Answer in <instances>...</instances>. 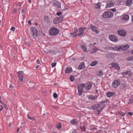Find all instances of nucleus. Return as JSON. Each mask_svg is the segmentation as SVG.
Segmentation results:
<instances>
[{
  "instance_id": "1",
  "label": "nucleus",
  "mask_w": 133,
  "mask_h": 133,
  "mask_svg": "<svg viewBox=\"0 0 133 133\" xmlns=\"http://www.w3.org/2000/svg\"><path fill=\"white\" fill-rule=\"evenodd\" d=\"M92 85L90 82H88L86 84V86L84 83H81L78 85L77 89L78 90V95H81L83 92V89L85 87V90H88L92 87Z\"/></svg>"
},
{
  "instance_id": "2",
  "label": "nucleus",
  "mask_w": 133,
  "mask_h": 133,
  "mask_svg": "<svg viewBox=\"0 0 133 133\" xmlns=\"http://www.w3.org/2000/svg\"><path fill=\"white\" fill-rule=\"evenodd\" d=\"M86 29V28L85 27H81L79 28V29L75 28L74 30L76 34V35L79 36L83 34L84 30Z\"/></svg>"
},
{
  "instance_id": "3",
  "label": "nucleus",
  "mask_w": 133,
  "mask_h": 133,
  "mask_svg": "<svg viewBox=\"0 0 133 133\" xmlns=\"http://www.w3.org/2000/svg\"><path fill=\"white\" fill-rule=\"evenodd\" d=\"M92 108L93 110H96L97 111V112L96 113L97 115L100 114L101 112L103 109V107H101L100 104H97L92 106Z\"/></svg>"
},
{
  "instance_id": "4",
  "label": "nucleus",
  "mask_w": 133,
  "mask_h": 133,
  "mask_svg": "<svg viewBox=\"0 0 133 133\" xmlns=\"http://www.w3.org/2000/svg\"><path fill=\"white\" fill-rule=\"evenodd\" d=\"M49 33L51 35L55 36L59 33V30L55 28L52 27L49 30Z\"/></svg>"
},
{
  "instance_id": "5",
  "label": "nucleus",
  "mask_w": 133,
  "mask_h": 133,
  "mask_svg": "<svg viewBox=\"0 0 133 133\" xmlns=\"http://www.w3.org/2000/svg\"><path fill=\"white\" fill-rule=\"evenodd\" d=\"M113 16V14L112 13L109 11L105 12L103 14V17L104 18H111Z\"/></svg>"
},
{
  "instance_id": "6",
  "label": "nucleus",
  "mask_w": 133,
  "mask_h": 133,
  "mask_svg": "<svg viewBox=\"0 0 133 133\" xmlns=\"http://www.w3.org/2000/svg\"><path fill=\"white\" fill-rule=\"evenodd\" d=\"M31 34L32 36L36 37L37 35L38 31L37 29L34 27H32L30 28Z\"/></svg>"
},
{
  "instance_id": "7",
  "label": "nucleus",
  "mask_w": 133,
  "mask_h": 133,
  "mask_svg": "<svg viewBox=\"0 0 133 133\" xmlns=\"http://www.w3.org/2000/svg\"><path fill=\"white\" fill-rule=\"evenodd\" d=\"M120 80L118 79L115 80L112 83V87L114 88H116L120 85Z\"/></svg>"
},
{
  "instance_id": "8",
  "label": "nucleus",
  "mask_w": 133,
  "mask_h": 133,
  "mask_svg": "<svg viewBox=\"0 0 133 133\" xmlns=\"http://www.w3.org/2000/svg\"><path fill=\"white\" fill-rule=\"evenodd\" d=\"M18 75V79L20 82H22L23 81V78L24 74L23 71H20L17 72Z\"/></svg>"
},
{
  "instance_id": "9",
  "label": "nucleus",
  "mask_w": 133,
  "mask_h": 133,
  "mask_svg": "<svg viewBox=\"0 0 133 133\" xmlns=\"http://www.w3.org/2000/svg\"><path fill=\"white\" fill-rule=\"evenodd\" d=\"M122 75H123L124 77H127L128 76L129 77L131 76L132 75V73L131 72L129 71H125L121 73Z\"/></svg>"
},
{
  "instance_id": "10",
  "label": "nucleus",
  "mask_w": 133,
  "mask_h": 133,
  "mask_svg": "<svg viewBox=\"0 0 133 133\" xmlns=\"http://www.w3.org/2000/svg\"><path fill=\"white\" fill-rule=\"evenodd\" d=\"M109 37L110 39L114 42H116L117 41V38L113 35H110L109 36Z\"/></svg>"
},
{
  "instance_id": "11",
  "label": "nucleus",
  "mask_w": 133,
  "mask_h": 133,
  "mask_svg": "<svg viewBox=\"0 0 133 133\" xmlns=\"http://www.w3.org/2000/svg\"><path fill=\"white\" fill-rule=\"evenodd\" d=\"M129 47V46L128 45H126L121 46L117 48L118 50L119 51L125 50L128 49Z\"/></svg>"
},
{
  "instance_id": "12",
  "label": "nucleus",
  "mask_w": 133,
  "mask_h": 133,
  "mask_svg": "<svg viewBox=\"0 0 133 133\" xmlns=\"http://www.w3.org/2000/svg\"><path fill=\"white\" fill-rule=\"evenodd\" d=\"M114 5V3L112 1H110L107 4L105 8H110Z\"/></svg>"
},
{
  "instance_id": "13",
  "label": "nucleus",
  "mask_w": 133,
  "mask_h": 133,
  "mask_svg": "<svg viewBox=\"0 0 133 133\" xmlns=\"http://www.w3.org/2000/svg\"><path fill=\"white\" fill-rule=\"evenodd\" d=\"M118 32L120 36H124L126 35L125 31L123 30H118Z\"/></svg>"
},
{
  "instance_id": "14",
  "label": "nucleus",
  "mask_w": 133,
  "mask_h": 133,
  "mask_svg": "<svg viewBox=\"0 0 133 133\" xmlns=\"http://www.w3.org/2000/svg\"><path fill=\"white\" fill-rule=\"evenodd\" d=\"M70 124L72 125H77L78 123V121L76 119L74 118L72 119L70 122Z\"/></svg>"
},
{
  "instance_id": "15",
  "label": "nucleus",
  "mask_w": 133,
  "mask_h": 133,
  "mask_svg": "<svg viewBox=\"0 0 133 133\" xmlns=\"http://www.w3.org/2000/svg\"><path fill=\"white\" fill-rule=\"evenodd\" d=\"M111 65L112 67H114L117 70H119L120 69V68L119 66V65L117 63L113 62L111 64Z\"/></svg>"
},
{
  "instance_id": "16",
  "label": "nucleus",
  "mask_w": 133,
  "mask_h": 133,
  "mask_svg": "<svg viewBox=\"0 0 133 133\" xmlns=\"http://www.w3.org/2000/svg\"><path fill=\"white\" fill-rule=\"evenodd\" d=\"M100 104L101 107H103V108L106 105H108L109 104V102L108 100H106Z\"/></svg>"
},
{
  "instance_id": "17",
  "label": "nucleus",
  "mask_w": 133,
  "mask_h": 133,
  "mask_svg": "<svg viewBox=\"0 0 133 133\" xmlns=\"http://www.w3.org/2000/svg\"><path fill=\"white\" fill-rule=\"evenodd\" d=\"M90 28L91 30L95 31L96 33H99V31L97 30V28L92 25H91L90 26Z\"/></svg>"
},
{
  "instance_id": "18",
  "label": "nucleus",
  "mask_w": 133,
  "mask_h": 133,
  "mask_svg": "<svg viewBox=\"0 0 133 133\" xmlns=\"http://www.w3.org/2000/svg\"><path fill=\"white\" fill-rule=\"evenodd\" d=\"M132 4V0H127L125 4L126 5L130 6Z\"/></svg>"
},
{
  "instance_id": "19",
  "label": "nucleus",
  "mask_w": 133,
  "mask_h": 133,
  "mask_svg": "<svg viewBox=\"0 0 133 133\" xmlns=\"http://www.w3.org/2000/svg\"><path fill=\"white\" fill-rule=\"evenodd\" d=\"M72 71V68L69 67L66 68L65 70V73L67 74L70 73Z\"/></svg>"
},
{
  "instance_id": "20",
  "label": "nucleus",
  "mask_w": 133,
  "mask_h": 133,
  "mask_svg": "<svg viewBox=\"0 0 133 133\" xmlns=\"http://www.w3.org/2000/svg\"><path fill=\"white\" fill-rule=\"evenodd\" d=\"M85 67L84 63L83 62L81 63L78 66V68L79 70L84 69Z\"/></svg>"
},
{
  "instance_id": "21",
  "label": "nucleus",
  "mask_w": 133,
  "mask_h": 133,
  "mask_svg": "<svg viewBox=\"0 0 133 133\" xmlns=\"http://www.w3.org/2000/svg\"><path fill=\"white\" fill-rule=\"evenodd\" d=\"M97 96H94L90 95L89 96V99L92 100H96L97 98Z\"/></svg>"
},
{
  "instance_id": "22",
  "label": "nucleus",
  "mask_w": 133,
  "mask_h": 133,
  "mask_svg": "<svg viewBox=\"0 0 133 133\" xmlns=\"http://www.w3.org/2000/svg\"><path fill=\"white\" fill-rule=\"evenodd\" d=\"M44 20L45 22H47L48 23L50 22L49 17L48 16H45L44 18Z\"/></svg>"
},
{
  "instance_id": "23",
  "label": "nucleus",
  "mask_w": 133,
  "mask_h": 133,
  "mask_svg": "<svg viewBox=\"0 0 133 133\" xmlns=\"http://www.w3.org/2000/svg\"><path fill=\"white\" fill-rule=\"evenodd\" d=\"M53 23L55 24H57L60 23V22L58 18H56L54 19L53 21Z\"/></svg>"
},
{
  "instance_id": "24",
  "label": "nucleus",
  "mask_w": 133,
  "mask_h": 133,
  "mask_svg": "<svg viewBox=\"0 0 133 133\" xmlns=\"http://www.w3.org/2000/svg\"><path fill=\"white\" fill-rule=\"evenodd\" d=\"M114 93H115L114 92H111L108 91L107 92L106 96L107 97H110L112 96Z\"/></svg>"
},
{
  "instance_id": "25",
  "label": "nucleus",
  "mask_w": 133,
  "mask_h": 133,
  "mask_svg": "<svg viewBox=\"0 0 133 133\" xmlns=\"http://www.w3.org/2000/svg\"><path fill=\"white\" fill-rule=\"evenodd\" d=\"M129 18V16L128 15H126L123 16L122 19L126 21L128 20Z\"/></svg>"
},
{
  "instance_id": "26",
  "label": "nucleus",
  "mask_w": 133,
  "mask_h": 133,
  "mask_svg": "<svg viewBox=\"0 0 133 133\" xmlns=\"http://www.w3.org/2000/svg\"><path fill=\"white\" fill-rule=\"evenodd\" d=\"M99 49L97 48L96 47H95L92 49V53H95Z\"/></svg>"
},
{
  "instance_id": "27",
  "label": "nucleus",
  "mask_w": 133,
  "mask_h": 133,
  "mask_svg": "<svg viewBox=\"0 0 133 133\" xmlns=\"http://www.w3.org/2000/svg\"><path fill=\"white\" fill-rule=\"evenodd\" d=\"M62 126V125L61 123H58L57 125H56V128L58 129H60Z\"/></svg>"
},
{
  "instance_id": "28",
  "label": "nucleus",
  "mask_w": 133,
  "mask_h": 133,
  "mask_svg": "<svg viewBox=\"0 0 133 133\" xmlns=\"http://www.w3.org/2000/svg\"><path fill=\"white\" fill-rule=\"evenodd\" d=\"M81 48L82 49L84 52H86L87 51V49L85 46L84 45H82L81 46Z\"/></svg>"
},
{
  "instance_id": "29",
  "label": "nucleus",
  "mask_w": 133,
  "mask_h": 133,
  "mask_svg": "<svg viewBox=\"0 0 133 133\" xmlns=\"http://www.w3.org/2000/svg\"><path fill=\"white\" fill-rule=\"evenodd\" d=\"M97 62L96 61H94L93 62L90 64V65L91 66H95Z\"/></svg>"
},
{
  "instance_id": "30",
  "label": "nucleus",
  "mask_w": 133,
  "mask_h": 133,
  "mask_svg": "<svg viewBox=\"0 0 133 133\" xmlns=\"http://www.w3.org/2000/svg\"><path fill=\"white\" fill-rule=\"evenodd\" d=\"M70 79L71 82H73L75 80V78L74 76L71 75L70 76Z\"/></svg>"
},
{
  "instance_id": "31",
  "label": "nucleus",
  "mask_w": 133,
  "mask_h": 133,
  "mask_svg": "<svg viewBox=\"0 0 133 133\" xmlns=\"http://www.w3.org/2000/svg\"><path fill=\"white\" fill-rule=\"evenodd\" d=\"M80 128L82 129V131H86L85 127L84 126H81L80 127Z\"/></svg>"
},
{
  "instance_id": "32",
  "label": "nucleus",
  "mask_w": 133,
  "mask_h": 133,
  "mask_svg": "<svg viewBox=\"0 0 133 133\" xmlns=\"http://www.w3.org/2000/svg\"><path fill=\"white\" fill-rule=\"evenodd\" d=\"M97 74L99 76H102L103 75L102 72L100 71H98Z\"/></svg>"
},
{
  "instance_id": "33",
  "label": "nucleus",
  "mask_w": 133,
  "mask_h": 133,
  "mask_svg": "<svg viewBox=\"0 0 133 133\" xmlns=\"http://www.w3.org/2000/svg\"><path fill=\"white\" fill-rule=\"evenodd\" d=\"M58 18V19L59 20V21L61 22L63 18V16H61Z\"/></svg>"
},
{
  "instance_id": "34",
  "label": "nucleus",
  "mask_w": 133,
  "mask_h": 133,
  "mask_svg": "<svg viewBox=\"0 0 133 133\" xmlns=\"http://www.w3.org/2000/svg\"><path fill=\"white\" fill-rule=\"evenodd\" d=\"M100 4L98 3H97L96 4L95 8L96 9H98L100 8Z\"/></svg>"
},
{
  "instance_id": "35",
  "label": "nucleus",
  "mask_w": 133,
  "mask_h": 133,
  "mask_svg": "<svg viewBox=\"0 0 133 133\" xmlns=\"http://www.w3.org/2000/svg\"><path fill=\"white\" fill-rule=\"evenodd\" d=\"M27 117L28 118L30 119L34 120L35 118L34 117H31L29 115V114L27 115Z\"/></svg>"
},
{
  "instance_id": "36",
  "label": "nucleus",
  "mask_w": 133,
  "mask_h": 133,
  "mask_svg": "<svg viewBox=\"0 0 133 133\" xmlns=\"http://www.w3.org/2000/svg\"><path fill=\"white\" fill-rule=\"evenodd\" d=\"M133 59V58L132 56H131L129 57L127 59V60L129 61H131Z\"/></svg>"
},
{
  "instance_id": "37",
  "label": "nucleus",
  "mask_w": 133,
  "mask_h": 133,
  "mask_svg": "<svg viewBox=\"0 0 133 133\" xmlns=\"http://www.w3.org/2000/svg\"><path fill=\"white\" fill-rule=\"evenodd\" d=\"M56 64V63H52L51 64V66L52 68L55 66Z\"/></svg>"
},
{
  "instance_id": "38",
  "label": "nucleus",
  "mask_w": 133,
  "mask_h": 133,
  "mask_svg": "<svg viewBox=\"0 0 133 133\" xmlns=\"http://www.w3.org/2000/svg\"><path fill=\"white\" fill-rule=\"evenodd\" d=\"M2 104L4 107L6 109H7V105L3 103H2Z\"/></svg>"
},
{
  "instance_id": "39",
  "label": "nucleus",
  "mask_w": 133,
  "mask_h": 133,
  "mask_svg": "<svg viewBox=\"0 0 133 133\" xmlns=\"http://www.w3.org/2000/svg\"><path fill=\"white\" fill-rule=\"evenodd\" d=\"M62 14L61 12L60 11L57 12L56 13V15L58 16L61 15Z\"/></svg>"
},
{
  "instance_id": "40",
  "label": "nucleus",
  "mask_w": 133,
  "mask_h": 133,
  "mask_svg": "<svg viewBox=\"0 0 133 133\" xmlns=\"http://www.w3.org/2000/svg\"><path fill=\"white\" fill-rule=\"evenodd\" d=\"M53 96L54 98H56L57 97V94L56 93H54L53 94Z\"/></svg>"
},
{
  "instance_id": "41",
  "label": "nucleus",
  "mask_w": 133,
  "mask_h": 133,
  "mask_svg": "<svg viewBox=\"0 0 133 133\" xmlns=\"http://www.w3.org/2000/svg\"><path fill=\"white\" fill-rule=\"evenodd\" d=\"M119 114L120 115H121V116H123L125 114V113L124 112H121L119 113Z\"/></svg>"
},
{
  "instance_id": "42",
  "label": "nucleus",
  "mask_w": 133,
  "mask_h": 133,
  "mask_svg": "<svg viewBox=\"0 0 133 133\" xmlns=\"http://www.w3.org/2000/svg\"><path fill=\"white\" fill-rule=\"evenodd\" d=\"M10 30L14 31L15 30V28L14 26L12 27L10 29Z\"/></svg>"
},
{
  "instance_id": "43",
  "label": "nucleus",
  "mask_w": 133,
  "mask_h": 133,
  "mask_svg": "<svg viewBox=\"0 0 133 133\" xmlns=\"http://www.w3.org/2000/svg\"><path fill=\"white\" fill-rule=\"evenodd\" d=\"M129 103H131L133 102V99L132 98V99L129 100Z\"/></svg>"
},
{
  "instance_id": "44",
  "label": "nucleus",
  "mask_w": 133,
  "mask_h": 133,
  "mask_svg": "<svg viewBox=\"0 0 133 133\" xmlns=\"http://www.w3.org/2000/svg\"><path fill=\"white\" fill-rule=\"evenodd\" d=\"M77 130L76 129H75L72 132V133H77Z\"/></svg>"
},
{
  "instance_id": "45",
  "label": "nucleus",
  "mask_w": 133,
  "mask_h": 133,
  "mask_svg": "<svg viewBox=\"0 0 133 133\" xmlns=\"http://www.w3.org/2000/svg\"><path fill=\"white\" fill-rule=\"evenodd\" d=\"M17 11V9H14L13 10V12L14 13H16Z\"/></svg>"
},
{
  "instance_id": "46",
  "label": "nucleus",
  "mask_w": 133,
  "mask_h": 133,
  "mask_svg": "<svg viewBox=\"0 0 133 133\" xmlns=\"http://www.w3.org/2000/svg\"><path fill=\"white\" fill-rule=\"evenodd\" d=\"M128 114L130 116H132L133 115V113L131 112H129Z\"/></svg>"
},
{
  "instance_id": "47",
  "label": "nucleus",
  "mask_w": 133,
  "mask_h": 133,
  "mask_svg": "<svg viewBox=\"0 0 133 133\" xmlns=\"http://www.w3.org/2000/svg\"><path fill=\"white\" fill-rule=\"evenodd\" d=\"M111 10L113 12H115L116 11V9L115 8L111 9Z\"/></svg>"
},
{
  "instance_id": "48",
  "label": "nucleus",
  "mask_w": 133,
  "mask_h": 133,
  "mask_svg": "<svg viewBox=\"0 0 133 133\" xmlns=\"http://www.w3.org/2000/svg\"><path fill=\"white\" fill-rule=\"evenodd\" d=\"M3 109V107L2 106L0 105V111Z\"/></svg>"
},
{
  "instance_id": "49",
  "label": "nucleus",
  "mask_w": 133,
  "mask_h": 133,
  "mask_svg": "<svg viewBox=\"0 0 133 133\" xmlns=\"http://www.w3.org/2000/svg\"><path fill=\"white\" fill-rule=\"evenodd\" d=\"M36 62L38 64H39L40 63V61L39 60H37L36 61Z\"/></svg>"
},
{
  "instance_id": "50",
  "label": "nucleus",
  "mask_w": 133,
  "mask_h": 133,
  "mask_svg": "<svg viewBox=\"0 0 133 133\" xmlns=\"http://www.w3.org/2000/svg\"><path fill=\"white\" fill-rule=\"evenodd\" d=\"M25 12V10L24 9H22L21 10V12L22 14H23Z\"/></svg>"
},
{
  "instance_id": "51",
  "label": "nucleus",
  "mask_w": 133,
  "mask_h": 133,
  "mask_svg": "<svg viewBox=\"0 0 133 133\" xmlns=\"http://www.w3.org/2000/svg\"><path fill=\"white\" fill-rule=\"evenodd\" d=\"M13 87L12 86V85L11 84H10V85H9V88H12Z\"/></svg>"
},
{
  "instance_id": "52",
  "label": "nucleus",
  "mask_w": 133,
  "mask_h": 133,
  "mask_svg": "<svg viewBox=\"0 0 133 133\" xmlns=\"http://www.w3.org/2000/svg\"><path fill=\"white\" fill-rule=\"evenodd\" d=\"M28 24H30V25H31V21L30 20H29L28 21Z\"/></svg>"
},
{
  "instance_id": "53",
  "label": "nucleus",
  "mask_w": 133,
  "mask_h": 133,
  "mask_svg": "<svg viewBox=\"0 0 133 133\" xmlns=\"http://www.w3.org/2000/svg\"><path fill=\"white\" fill-rule=\"evenodd\" d=\"M74 34V32H71L70 33V35H72L73 34Z\"/></svg>"
},
{
  "instance_id": "54",
  "label": "nucleus",
  "mask_w": 133,
  "mask_h": 133,
  "mask_svg": "<svg viewBox=\"0 0 133 133\" xmlns=\"http://www.w3.org/2000/svg\"><path fill=\"white\" fill-rule=\"evenodd\" d=\"M19 128H17V132H18L19 131Z\"/></svg>"
},
{
  "instance_id": "55",
  "label": "nucleus",
  "mask_w": 133,
  "mask_h": 133,
  "mask_svg": "<svg viewBox=\"0 0 133 133\" xmlns=\"http://www.w3.org/2000/svg\"><path fill=\"white\" fill-rule=\"evenodd\" d=\"M39 67V65H37L36 67V68H38Z\"/></svg>"
},
{
  "instance_id": "56",
  "label": "nucleus",
  "mask_w": 133,
  "mask_h": 133,
  "mask_svg": "<svg viewBox=\"0 0 133 133\" xmlns=\"http://www.w3.org/2000/svg\"><path fill=\"white\" fill-rule=\"evenodd\" d=\"M127 0H121L123 2H126Z\"/></svg>"
},
{
  "instance_id": "57",
  "label": "nucleus",
  "mask_w": 133,
  "mask_h": 133,
  "mask_svg": "<svg viewBox=\"0 0 133 133\" xmlns=\"http://www.w3.org/2000/svg\"><path fill=\"white\" fill-rule=\"evenodd\" d=\"M1 96H0V102L2 103V102L1 101Z\"/></svg>"
},
{
  "instance_id": "58",
  "label": "nucleus",
  "mask_w": 133,
  "mask_h": 133,
  "mask_svg": "<svg viewBox=\"0 0 133 133\" xmlns=\"http://www.w3.org/2000/svg\"><path fill=\"white\" fill-rule=\"evenodd\" d=\"M132 21L133 22V16H132Z\"/></svg>"
},
{
  "instance_id": "59",
  "label": "nucleus",
  "mask_w": 133,
  "mask_h": 133,
  "mask_svg": "<svg viewBox=\"0 0 133 133\" xmlns=\"http://www.w3.org/2000/svg\"><path fill=\"white\" fill-rule=\"evenodd\" d=\"M107 56V57L108 58H110V57Z\"/></svg>"
},
{
  "instance_id": "60",
  "label": "nucleus",
  "mask_w": 133,
  "mask_h": 133,
  "mask_svg": "<svg viewBox=\"0 0 133 133\" xmlns=\"http://www.w3.org/2000/svg\"><path fill=\"white\" fill-rule=\"evenodd\" d=\"M29 2H31V1L30 0H29Z\"/></svg>"
},
{
  "instance_id": "61",
  "label": "nucleus",
  "mask_w": 133,
  "mask_h": 133,
  "mask_svg": "<svg viewBox=\"0 0 133 133\" xmlns=\"http://www.w3.org/2000/svg\"><path fill=\"white\" fill-rule=\"evenodd\" d=\"M95 133H101L100 132H96Z\"/></svg>"
},
{
  "instance_id": "62",
  "label": "nucleus",
  "mask_w": 133,
  "mask_h": 133,
  "mask_svg": "<svg viewBox=\"0 0 133 133\" xmlns=\"http://www.w3.org/2000/svg\"><path fill=\"white\" fill-rule=\"evenodd\" d=\"M94 44H95H95H96V43H94Z\"/></svg>"
},
{
  "instance_id": "63",
  "label": "nucleus",
  "mask_w": 133,
  "mask_h": 133,
  "mask_svg": "<svg viewBox=\"0 0 133 133\" xmlns=\"http://www.w3.org/2000/svg\"><path fill=\"white\" fill-rule=\"evenodd\" d=\"M109 55H110L111 54L110 53H109Z\"/></svg>"
},
{
  "instance_id": "64",
  "label": "nucleus",
  "mask_w": 133,
  "mask_h": 133,
  "mask_svg": "<svg viewBox=\"0 0 133 133\" xmlns=\"http://www.w3.org/2000/svg\"><path fill=\"white\" fill-rule=\"evenodd\" d=\"M58 5H59V6H60V4H59H59H58Z\"/></svg>"
}]
</instances>
